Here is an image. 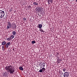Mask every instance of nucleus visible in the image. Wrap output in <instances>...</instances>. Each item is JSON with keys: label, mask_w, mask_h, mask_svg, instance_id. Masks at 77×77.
<instances>
[{"label": "nucleus", "mask_w": 77, "mask_h": 77, "mask_svg": "<svg viewBox=\"0 0 77 77\" xmlns=\"http://www.w3.org/2000/svg\"><path fill=\"white\" fill-rule=\"evenodd\" d=\"M5 69L8 72H10V74H13L14 72H15V70L12 68V65L6 66L5 67Z\"/></svg>", "instance_id": "nucleus-1"}, {"label": "nucleus", "mask_w": 77, "mask_h": 77, "mask_svg": "<svg viewBox=\"0 0 77 77\" xmlns=\"http://www.w3.org/2000/svg\"><path fill=\"white\" fill-rule=\"evenodd\" d=\"M5 16V12L4 11L0 10V17L3 18Z\"/></svg>", "instance_id": "nucleus-2"}, {"label": "nucleus", "mask_w": 77, "mask_h": 77, "mask_svg": "<svg viewBox=\"0 0 77 77\" xmlns=\"http://www.w3.org/2000/svg\"><path fill=\"white\" fill-rule=\"evenodd\" d=\"M8 24H7V29H9L11 27V23L10 22V21H8Z\"/></svg>", "instance_id": "nucleus-3"}, {"label": "nucleus", "mask_w": 77, "mask_h": 77, "mask_svg": "<svg viewBox=\"0 0 77 77\" xmlns=\"http://www.w3.org/2000/svg\"><path fill=\"white\" fill-rule=\"evenodd\" d=\"M45 64L44 63H40L39 64V66H40L41 68H44V67H45Z\"/></svg>", "instance_id": "nucleus-4"}, {"label": "nucleus", "mask_w": 77, "mask_h": 77, "mask_svg": "<svg viewBox=\"0 0 77 77\" xmlns=\"http://www.w3.org/2000/svg\"><path fill=\"white\" fill-rule=\"evenodd\" d=\"M63 76L64 77H69V73L67 72H65L63 74Z\"/></svg>", "instance_id": "nucleus-5"}, {"label": "nucleus", "mask_w": 77, "mask_h": 77, "mask_svg": "<svg viewBox=\"0 0 77 77\" xmlns=\"http://www.w3.org/2000/svg\"><path fill=\"white\" fill-rule=\"evenodd\" d=\"M36 11H37V12H41L42 10L40 7H37L36 8Z\"/></svg>", "instance_id": "nucleus-6"}, {"label": "nucleus", "mask_w": 77, "mask_h": 77, "mask_svg": "<svg viewBox=\"0 0 77 77\" xmlns=\"http://www.w3.org/2000/svg\"><path fill=\"white\" fill-rule=\"evenodd\" d=\"M41 69V68H40V70L38 71V72H42L43 71V72H44V71H45V69L44 68H43Z\"/></svg>", "instance_id": "nucleus-7"}, {"label": "nucleus", "mask_w": 77, "mask_h": 77, "mask_svg": "<svg viewBox=\"0 0 77 77\" xmlns=\"http://www.w3.org/2000/svg\"><path fill=\"white\" fill-rule=\"evenodd\" d=\"M11 45V43L10 42H8L7 44H6L5 45V47L6 48H7L9 47V46H10Z\"/></svg>", "instance_id": "nucleus-8"}, {"label": "nucleus", "mask_w": 77, "mask_h": 77, "mask_svg": "<svg viewBox=\"0 0 77 77\" xmlns=\"http://www.w3.org/2000/svg\"><path fill=\"white\" fill-rule=\"evenodd\" d=\"M12 28L13 29H15L16 28H17L16 25L15 24V23H13L12 24Z\"/></svg>", "instance_id": "nucleus-9"}, {"label": "nucleus", "mask_w": 77, "mask_h": 77, "mask_svg": "<svg viewBox=\"0 0 77 77\" xmlns=\"http://www.w3.org/2000/svg\"><path fill=\"white\" fill-rule=\"evenodd\" d=\"M53 0H48V5H50L51 3H53Z\"/></svg>", "instance_id": "nucleus-10"}, {"label": "nucleus", "mask_w": 77, "mask_h": 77, "mask_svg": "<svg viewBox=\"0 0 77 77\" xmlns=\"http://www.w3.org/2000/svg\"><path fill=\"white\" fill-rule=\"evenodd\" d=\"M3 77H5L7 76V73L6 72H5V73H3Z\"/></svg>", "instance_id": "nucleus-11"}, {"label": "nucleus", "mask_w": 77, "mask_h": 77, "mask_svg": "<svg viewBox=\"0 0 77 77\" xmlns=\"http://www.w3.org/2000/svg\"><path fill=\"white\" fill-rule=\"evenodd\" d=\"M22 66H22L20 67V70L21 71H23L24 70V69L23 68Z\"/></svg>", "instance_id": "nucleus-12"}, {"label": "nucleus", "mask_w": 77, "mask_h": 77, "mask_svg": "<svg viewBox=\"0 0 77 77\" xmlns=\"http://www.w3.org/2000/svg\"><path fill=\"white\" fill-rule=\"evenodd\" d=\"M38 28H39L40 29H41L42 28V25L41 24H38Z\"/></svg>", "instance_id": "nucleus-13"}, {"label": "nucleus", "mask_w": 77, "mask_h": 77, "mask_svg": "<svg viewBox=\"0 0 77 77\" xmlns=\"http://www.w3.org/2000/svg\"><path fill=\"white\" fill-rule=\"evenodd\" d=\"M33 5L35 6H36V5H38V3H37V2H35L33 3Z\"/></svg>", "instance_id": "nucleus-14"}, {"label": "nucleus", "mask_w": 77, "mask_h": 77, "mask_svg": "<svg viewBox=\"0 0 77 77\" xmlns=\"http://www.w3.org/2000/svg\"><path fill=\"white\" fill-rule=\"evenodd\" d=\"M6 44V42L5 41H4L2 43V45H5V44Z\"/></svg>", "instance_id": "nucleus-15"}, {"label": "nucleus", "mask_w": 77, "mask_h": 77, "mask_svg": "<svg viewBox=\"0 0 77 77\" xmlns=\"http://www.w3.org/2000/svg\"><path fill=\"white\" fill-rule=\"evenodd\" d=\"M12 34L14 36H15V35H16V32H15V31H13Z\"/></svg>", "instance_id": "nucleus-16"}, {"label": "nucleus", "mask_w": 77, "mask_h": 77, "mask_svg": "<svg viewBox=\"0 0 77 77\" xmlns=\"http://www.w3.org/2000/svg\"><path fill=\"white\" fill-rule=\"evenodd\" d=\"M57 60L58 63H59L60 62H61V60L60 59H58Z\"/></svg>", "instance_id": "nucleus-17"}, {"label": "nucleus", "mask_w": 77, "mask_h": 77, "mask_svg": "<svg viewBox=\"0 0 77 77\" xmlns=\"http://www.w3.org/2000/svg\"><path fill=\"white\" fill-rule=\"evenodd\" d=\"M11 39V37L10 36L8 38H7V40L8 41H10Z\"/></svg>", "instance_id": "nucleus-18"}, {"label": "nucleus", "mask_w": 77, "mask_h": 77, "mask_svg": "<svg viewBox=\"0 0 77 77\" xmlns=\"http://www.w3.org/2000/svg\"><path fill=\"white\" fill-rule=\"evenodd\" d=\"M40 31V32H43V33H44L45 32L43 30H42V29H39V30Z\"/></svg>", "instance_id": "nucleus-19"}, {"label": "nucleus", "mask_w": 77, "mask_h": 77, "mask_svg": "<svg viewBox=\"0 0 77 77\" xmlns=\"http://www.w3.org/2000/svg\"><path fill=\"white\" fill-rule=\"evenodd\" d=\"M2 49L3 50V51H4L5 49V46H2Z\"/></svg>", "instance_id": "nucleus-20"}, {"label": "nucleus", "mask_w": 77, "mask_h": 77, "mask_svg": "<svg viewBox=\"0 0 77 77\" xmlns=\"http://www.w3.org/2000/svg\"><path fill=\"white\" fill-rule=\"evenodd\" d=\"M35 43H36V42H35V41H32V44H35Z\"/></svg>", "instance_id": "nucleus-21"}, {"label": "nucleus", "mask_w": 77, "mask_h": 77, "mask_svg": "<svg viewBox=\"0 0 77 77\" xmlns=\"http://www.w3.org/2000/svg\"><path fill=\"white\" fill-rule=\"evenodd\" d=\"M10 38L11 39H13L14 38V35H12L10 36Z\"/></svg>", "instance_id": "nucleus-22"}, {"label": "nucleus", "mask_w": 77, "mask_h": 77, "mask_svg": "<svg viewBox=\"0 0 77 77\" xmlns=\"http://www.w3.org/2000/svg\"><path fill=\"white\" fill-rule=\"evenodd\" d=\"M56 54V55H55V56H56V57H57V56H58V55H59V53L57 52Z\"/></svg>", "instance_id": "nucleus-23"}, {"label": "nucleus", "mask_w": 77, "mask_h": 77, "mask_svg": "<svg viewBox=\"0 0 77 77\" xmlns=\"http://www.w3.org/2000/svg\"><path fill=\"white\" fill-rule=\"evenodd\" d=\"M63 70L64 72H65V71H66V69L65 68H63Z\"/></svg>", "instance_id": "nucleus-24"}, {"label": "nucleus", "mask_w": 77, "mask_h": 77, "mask_svg": "<svg viewBox=\"0 0 77 77\" xmlns=\"http://www.w3.org/2000/svg\"><path fill=\"white\" fill-rule=\"evenodd\" d=\"M28 8H29V9H31V8H32V7L30 5L29 6Z\"/></svg>", "instance_id": "nucleus-25"}, {"label": "nucleus", "mask_w": 77, "mask_h": 77, "mask_svg": "<svg viewBox=\"0 0 77 77\" xmlns=\"http://www.w3.org/2000/svg\"><path fill=\"white\" fill-rule=\"evenodd\" d=\"M23 20H24L25 21H26V18H23Z\"/></svg>", "instance_id": "nucleus-26"}, {"label": "nucleus", "mask_w": 77, "mask_h": 77, "mask_svg": "<svg viewBox=\"0 0 77 77\" xmlns=\"http://www.w3.org/2000/svg\"><path fill=\"white\" fill-rule=\"evenodd\" d=\"M60 75H63V73H60Z\"/></svg>", "instance_id": "nucleus-27"}, {"label": "nucleus", "mask_w": 77, "mask_h": 77, "mask_svg": "<svg viewBox=\"0 0 77 77\" xmlns=\"http://www.w3.org/2000/svg\"><path fill=\"white\" fill-rule=\"evenodd\" d=\"M13 51H15V49H13Z\"/></svg>", "instance_id": "nucleus-28"}, {"label": "nucleus", "mask_w": 77, "mask_h": 77, "mask_svg": "<svg viewBox=\"0 0 77 77\" xmlns=\"http://www.w3.org/2000/svg\"><path fill=\"white\" fill-rule=\"evenodd\" d=\"M8 17V16H7V15H6L5 16V17H6V18H7V17Z\"/></svg>", "instance_id": "nucleus-29"}, {"label": "nucleus", "mask_w": 77, "mask_h": 77, "mask_svg": "<svg viewBox=\"0 0 77 77\" xmlns=\"http://www.w3.org/2000/svg\"><path fill=\"white\" fill-rule=\"evenodd\" d=\"M76 2H77V0H76Z\"/></svg>", "instance_id": "nucleus-30"}, {"label": "nucleus", "mask_w": 77, "mask_h": 77, "mask_svg": "<svg viewBox=\"0 0 77 77\" xmlns=\"http://www.w3.org/2000/svg\"><path fill=\"white\" fill-rule=\"evenodd\" d=\"M19 69H20V67H19Z\"/></svg>", "instance_id": "nucleus-31"}, {"label": "nucleus", "mask_w": 77, "mask_h": 77, "mask_svg": "<svg viewBox=\"0 0 77 77\" xmlns=\"http://www.w3.org/2000/svg\"><path fill=\"white\" fill-rule=\"evenodd\" d=\"M6 18V17H5V18Z\"/></svg>", "instance_id": "nucleus-32"}, {"label": "nucleus", "mask_w": 77, "mask_h": 77, "mask_svg": "<svg viewBox=\"0 0 77 77\" xmlns=\"http://www.w3.org/2000/svg\"><path fill=\"white\" fill-rule=\"evenodd\" d=\"M20 64H21V63H20Z\"/></svg>", "instance_id": "nucleus-33"}]
</instances>
